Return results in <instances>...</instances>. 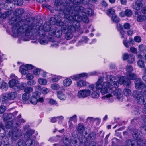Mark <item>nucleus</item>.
I'll use <instances>...</instances> for the list:
<instances>
[{
    "label": "nucleus",
    "mask_w": 146,
    "mask_h": 146,
    "mask_svg": "<svg viewBox=\"0 0 146 146\" xmlns=\"http://www.w3.org/2000/svg\"><path fill=\"white\" fill-rule=\"evenodd\" d=\"M54 7L55 10L59 12L54 15V17L50 18V23L59 26H64L62 30L73 33L79 29L80 22L82 19L79 16L77 17L75 15L76 14L72 11L67 6H64L62 0H56Z\"/></svg>",
    "instance_id": "obj_1"
},
{
    "label": "nucleus",
    "mask_w": 146,
    "mask_h": 146,
    "mask_svg": "<svg viewBox=\"0 0 146 146\" xmlns=\"http://www.w3.org/2000/svg\"><path fill=\"white\" fill-rule=\"evenodd\" d=\"M104 76L107 80V81L104 82V78L101 77L98 79L96 83V88L97 90H101L100 92L102 94L104 95L109 90L112 91L111 86L117 88L119 84H123L126 86H129L131 84V82L129 80L123 76L116 78L115 77L112 75L109 76L105 74Z\"/></svg>",
    "instance_id": "obj_2"
},
{
    "label": "nucleus",
    "mask_w": 146,
    "mask_h": 146,
    "mask_svg": "<svg viewBox=\"0 0 146 146\" xmlns=\"http://www.w3.org/2000/svg\"><path fill=\"white\" fill-rule=\"evenodd\" d=\"M24 12V10L23 9H16L13 13L14 15L16 16L12 17L9 22V24L13 26L12 27V32L15 34L18 35L19 33H25V31L24 30V29L23 28V26L25 24L23 25L20 27L19 23L22 20L21 18L20 15L23 13Z\"/></svg>",
    "instance_id": "obj_3"
},
{
    "label": "nucleus",
    "mask_w": 146,
    "mask_h": 146,
    "mask_svg": "<svg viewBox=\"0 0 146 146\" xmlns=\"http://www.w3.org/2000/svg\"><path fill=\"white\" fill-rule=\"evenodd\" d=\"M23 28L24 29V31H25V36H28L33 35L36 32H38L40 36L42 35L43 36L45 35L44 31H49L50 32L51 27L50 25L45 23L43 25L42 28L39 25L35 26L33 23L29 25H24Z\"/></svg>",
    "instance_id": "obj_4"
},
{
    "label": "nucleus",
    "mask_w": 146,
    "mask_h": 146,
    "mask_svg": "<svg viewBox=\"0 0 146 146\" xmlns=\"http://www.w3.org/2000/svg\"><path fill=\"white\" fill-rule=\"evenodd\" d=\"M69 7V9L73 12L74 13L76 14V17H80L81 21L85 23H88L89 22V19L88 18V15H92L94 14L93 10L91 9H85L81 6H72L70 5H67Z\"/></svg>",
    "instance_id": "obj_5"
},
{
    "label": "nucleus",
    "mask_w": 146,
    "mask_h": 146,
    "mask_svg": "<svg viewBox=\"0 0 146 146\" xmlns=\"http://www.w3.org/2000/svg\"><path fill=\"white\" fill-rule=\"evenodd\" d=\"M41 93L38 91L33 93L32 96L30 99V102L33 104H36L38 102H43L44 99L42 97L40 98Z\"/></svg>",
    "instance_id": "obj_6"
},
{
    "label": "nucleus",
    "mask_w": 146,
    "mask_h": 146,
    "mask_svg": "<svg viewBox=\"0 0 146 146\" xmlns=\"http://www.w3.org/2000/svg\"><path fill=\"white\" fill-rule=\"evenodd\" d=\"M125 144L126 146H135L139 145V146H143L146 145V140L145 139H141L138 140L137 142L135 140L132 139L127 140L125 142Z\"/></svg>",
    "instance_id": "obj_7"
},
{
    "label": "nucleus",
    "mask_w": 146,
    "mask_h": 146,
    "mask_svg": "<svg viewBox=\"0 0 146 146\" xmlns=\"http://www.w3.org/2000/svg\"><path fill=\"white\" fill-rule=\"evenodd\" d=\"M63 0H62V2L64 6H67L68 5H70L71 4H72L74 5H79L81 3L84 4H88L89 2V0H73L72 2V0H66V3L67 5H64V3L63 2Z\"/></svg>",
    "instance_id": "obj_8"
},
{
    "label": "nucleus",
    "mask_w": 146,
    "mask_h": 146,
    "mask_svg": "<svg viewBox=\"0 0 146 146\" xmlns=\"http://www.w3.org/2000/svg\"><path fill=\"white\" fill-rule=\"evenodd\" d=\"M38 143L37 142L35 143V141L31 139H29L26 141L25 143L22 140H19L17 143V145L18 146H24L26 145L27 146H31V145H37Z\"/></svg>",
    "instance_id": "obj_9"
},
{
    "label": "nucleus",
    "mask_w": 146,
    "mask_h": 146,
    "mask_svg": "<svg viewBox=\"0 0 146 146\" xmlns=\"http://www.w3.org/2000/svg\"><path fill=\"white\" fill-rule=\"evenodd\" d=\"M112 91L111 92L110 90H109L107 93H113L114 96H116L117 99L119 100H122L123 99L122 94H121V90L119 88H117L113 87L111 86Z\"/></svg>",
    "instance_id": "obj_10"
},
{
    "label": "nucleus",
    "mask_w": 146,
    "mask_h": 146,
    "mask_svg": "<svg viewBox=\"0 0 146 146\" xmlns=\"http://www.w3.org/2000/svg\"><path fill=\"white\" fill-rule=\"evenodd\" d=\"M11 133H12L11 139L13 141H15L18 139L21 136V131L19 129H16ZM11 133L10 132H9V135H10Z\"/></svg>",
    "instance_id": "obj_11"
},
{
    "label": "nucleus",
    "mask_w": 146,
    "mask_h": 146,
    "mask_svg": "<svg viewBox=\"0 0 146 146\" xmlns=\"http://www.w3.org/2000/svg\"><path fill=\"white\" fill-rule=\"evenodd\" d=\"M135 88L137 90H142L146 86L141 79L139 78H136L135 81Z\"/></svg>",
    "instance_id": "obj_12"
},
{
    "label": "nucleus",
    "mask_w": 146,
    "mask_h": 146,
    "mask_svg": "<svg viewBox=\"0 0 146 146\" xmlns=\"http://www.w3.org/2000/svg\"><path fill=\"white\" fill-rule=\"evenodd\" d=\"M91 94V91L88 90H82L78 93V96L80 98H84L89 96Z\"/></svg>",
    "instance_id": "obj_13"
},
{
    "label": "nucleus",
    "mask_w": 146,
    "mask_h": 146,
    "mask_svg": "<svg viewBox=\"0 0 146 146\" xmlns=\"http://www.w3.org/2000/svg\"><path fill=\"white\" fill-rule=\"evenodd\" d=\"M49 34L51 36H54L56 37L59 38L62 35V32L60 29H53L50 30Z\"/></svg>",
    "instance_id": "obj_14"
},
{
    "label": "nucleus",
    "mask_w": 146,
    "mask_h": 146,
    "mask_svg": "<svg viewBox=\"0 0 146 146\" xmlns=\"http://www.w3.org/2000/svg\"><path fill=\"white\" fill-rule=\"evenodd\" d=\"M141 131L137 129H135L133 132L132 136L133 138L136 140H140L141 138Z\"/></svg>",
    "instance_id": "obj_15"
},
{
    "label": "nucleus",
    "mask_w": 146,
    "mask_h": 146,
    "mask_svg": "<svg viewBox=\"0 0 146 146\" xmlns=\"http://www.w3.org/2000/svg\"><path fill=\"white\" fill-rule=\"evenodd\" d=\"M135 3L133 5V8L137 10H140L143 6L142 0H135Z\"/></svg>",
    "instance_id": "obj_16"
},
{
    "label": "nucleus",
    "mask_w": 146,
    "mask_h": 146,
    "mask_svg": "<svg viewBox=\"0 0 146 146\" xmlns=\"http://www.w3.org/2000/svg\"><path fill=\"white\" fill-rule=\"evenodd\" d=\"M116 27L117 30L120 32L121 37L123 38L125 33L123 30L122 26L120 24L117 23Z\"/></svg>",
    "instance_id": "obj_17"
},
{
    "label": "nucleus",
    "mask_w": 146,
    "mask_h": 146,
    "mask_svg": "<svg viewBox=\"0 0 146 146\" xmlns=\"http://www.w3.org/2000/svg\"><path fill=\"white\" fill-rule=\"evenodd\" d=\"M98 72L96 71H94L88 73H83L79 74L80 78L83 77H87L90 76H93L96 75Z\"/></svg>",
    "instance_id": "obj_18"
},
{
    "label": "nucleus",
    "mask_w": 146,
    "mask_h": 146,
    "mask_svg": "<svg viewBox=\"0 0 146 146\" xmlns=\"http://www.w3.org/2000/svg\"><path fill=\"white\" fill-rule=\"evenodd\" d=\"M36 34H38L40 37L43 36V38H41L39 41V42L41 45H44L48 43V40L47 36H45V35L43 36L42 35H40L38 33V32L36 33Z\"/></svg>",
    "instance_id": "obj_19"
},
{
    "label": "nucleus",
    "mask_w": 146,
    "mask_h": 146,
    "mask_svg": "<svg viewBox=\"0 0 146 146\" xmlns=\"http://www.w3.org/2000/svg\"><path fill=\"white\" fill-rule=\"evenodd\" d=\"M57 96L58 98L61 100H65L66 98V94L61 91H58L57 92Z\"/></svg>",
    "instance_id": "obj_20"
},
{
    "label": "nucleus",
    "mask_w": 146,
    "mask_h": 146,
    "mask_svg": "<svg viewBox=\"0 0 146 146\" xmlns=\"http://www.w3.org/2000/svg\"><path fill=\"white\" fill-rule=\"evenodd\" d=\"M18 83V81L16 79H12L9 81V84L10 87H16V85Z\"/></svg>",
    "instance_id": "obj_21"
},
{
    "label": "nucleus",
    "mask_w": 146,
    "mask_h": 146,
    "mask_svg": "<svg viewBox=\"0 0 146 146\" xmlns=\"http://www.w3.org/2000/svg\"><path fill=\"white\" fill-rule=\"evenodd\" d=\"M17 93L16 92H13L8 93L7 95V98L10 100H14L17 96Z\"/></svg>",
    "instance_id": "obj_22"
},
{
    "label": "nucleus",
    "mask_w": 146,
    "mask_h": 146,
    "mask_svg": "<svg viewBox=\"0 0 146 146\" xmlns=\"http://www.w3.org/2000/svg\"><path fill=\"white\" fill-rule=\"evenodd\" d=\"M84 126L82 124H79L76 128V129L79 133L82 134L85 130Z\"/></svg>",
    "instance_id": "obj_23"
},
{
    "label": "nucleus",
    "mask_w": 146,
    "mask_h": 146,
    "mask_svg": "<svg viewBox=\"0 0 146 146\" xmlns=\"http://www.w3.org/2000/svg\"><path fill=\"white\" fill-rule=\"evenodd\" d=\"M72 83V81L71 79L67 78L64 79L63 81V85L65 86H69Z\"/></svg>",
    "instance_id": "obj_24"
},
{
    "label": "nucleus",
    "mask_w": 146,
    "mask_h": 146,
    "mask_svg": "<svg viewBox=\"0 0 146 146\" xmlns=\"http://www.w3.org/2000/svg\"><path fill=\"white\" fill-rule=\"evenodd\" d=\"M96 135L95 133L92 132L90 133L87 138V141H89L94 140L96 138Z\"/></svg>",
    "instance_id": "obj_25"
},
{
    "label": "nucleus",
    "mask_w": 146,
    "mask_h": 146,
    "mask_svg": "<svg viewBox=\"0 0 146 146\" xmlns=\"http://www.w3.org/2000/svg\"><path fill=\"white\" fill-rule=\"evenodd\" d=\"M126 78L129 81L131 80H134L136 78V75L134 73H132L126 74Z\"/></svg>",
    "instance_id": "obj_26"
},
{
    "label": "nucleus",
    "mask_w": 146,
    "mask_h": 146,
    "mask_svg": "<svg viewBox=\"0 0 146 146\" xmlns=\"http://www.w3.org/2000/svg\"><path fill=\"white\" fill-rule=\"evenodd\" d=\"M87 84L86 82L82 80H80L76 82L77 86L80 87L87 86Z\"/></svg>",
    "instance_id": "obj_27"
},
{
    "label": "nucleus",
    "mask_w": 146,
    "mask_h": 146,
    "mask_svg": "<svg viewBox=\"0 0 146 146\" xmlns=\"http://www.w3.org/2000/svg\"><path fill=\"white\" fill-rule=\"evenodd\" d=\"M24 65H23L20 67L19 71L22 74L25 75L28 72V70L26 69Z\"/></svg>",
    "instance_id": "obj_28"
},
{
    "label": "nucleus",
    "mask_w": 146,
    "mask_h": 146,
    "mask_svg": "<svg viewBox=\"0 0 146 146\" xmlns=\"http://www.w3.org/2000/svg\"><path fill=\"white\" fill-rule=\"evenodd\" d=\"M65 33V38L67 40H69L72 38L73 37V33L68 32L67 31H64Z\"/></svg>",
    "instance_id": "obj_29"
},
{
    "label": "nucleus",
    "mask_w": 146,
    "mask_h": 146,
    "mask_svg": "<svg viewBox=\"0 0 146 146\" xmlns=\"http://www.w3.org/2000/svg\"><path fill=\"white\" fill-rule=\"evenodd\" d=\"M100 92L98 91H93L91 94V96L92 98H98L100 96Z\"/></svg>",
    "instance_id": "obj_30"
},
{
    "label": "nucleus",
    "mask_w": 146,
    "mask_h": 146,
    "mask_svg": "<svg viewBox=\"0 0 146 146\" xmlns=\"http://www.w3.org/2000/svg\"><path fill=\"white\" fill-rule=\"evenodd\" d=\"M111 19L113 22L115 23H117L120 21L119 19L115 14L112 16Z\"/></svg>",
    "instance_id": "obj_31"
},
{
    "label": "nucleus",
    "mask_w": 146,
    "mask_h": 146,
    "mask_svg": "<svg viewBox=\"0 0 146 146\" xmlns=\"http://www.w3.org/2000/svg\"><path fill=\"white\" fill-rule=\"evenodd\" d=\"M123 94L126 96H130L131 94V90L128 89H124L123 91Z\"/></svg>",
    "instance_id": "obj_32"
},
{
    "label": "nucleus",
    "mask_w": 146,
    "mask_h": 146,
    "mask_svg": "<svg viewBox=\"0 0 146 146\" xmlns=\"http://www.w3.org/2000/svg\"><path fill=\"white\" fill-rule=\"evenodd\" d=\"M38 82L39 84L42 85H45L47 83L46 79L40 78L38 79Z\"/></svg>",
    "instance_id": "obj_33"
},
{
    "label": "nucleus",
    "mask_w": 146,
    "mask_h": 146,
    "mask_svg": "<svg viewBox=\"0 0 146 146\" xmlns=\"http://www.w3.org/2000/svg\"><path fill=\"white\" fill-rule=\"evenodd\" d=\"M63 142L66 146L69 145L71 142L69 138L64 137L63 139Z\"/></svg>",
    "instance_id": "obj_34"
},
{
    "label": "nucleus",
    "mask_w": 146,
    "mask_h": 146,
    "mask_svg": "<svg viewBox=\"0 0 146 146\" xmlns=\"http://www.w3.org/2000/svg\"><path fill=\"white\" fill-rule=\"evenodd\" d=\"M139 50L141 52H146V46L143 44L140 45L138 46Z\"/></svg>",
    "instance_id": "obj_35"
},
{
    "label": "nucleus",
    "mask_w": 146,
    "mask_h": 146,
    "mask_svg": "<svg viewBox=\"0 0 146 146\" xmlns=\"http://www.w3.org/2000/svg\"><path fill=\"white\" fill-rule=\"evenodd\" d=\"M26 84L25 83H22L21 84H19V82L18 84L16 85V87L18 89L20 90H22L26 86Z\"/></svg>",
    "instance_id": "obj_36"
},
{
    "label": "nucleus",
    "mask_w": 146,
    "mask_h": 146,
    "mask_svg": "<svg viewBox=\"0 0 146 146\" xmlns=\"http://www.w3.org/2000/svg\"><path fill=\"white\" fill-rule=\"evenodd\" d=\"M146 19V16L145 15H139L137 18V21L139 22L144 21Z\"/></svg>",
    "instance_id": "obj_37"
},
{
    "label": "nucleus",
    "mask_w": 146,
    "mask_h": 146,
    "mask_svg": "<svg viewBox=\"0 0 146 146\" xmlns=\"http://www.w3.org/2000/svg\"><path fill=\"white\" fill-rule=\"evenodd\" d=\"M34 133V131L32 130H29L26 132L25 135V136L27 137H30L32 134Z\"/></svg>",
    "instance_id": "obj_38"
},
{
    "label": "nucleus",
    "mask_w": 146,
    "mask_h": 146,
    "mask_svg": "<svg viewBox=\"0 0 146 146\" xmlns=\"http://www.w3.org/2000/svg\"><path fill=\"white\" fill-rule=\"evenodd\" d=\"M107 14L109 16H112L115 14V10L112 8L108 9L106 12Z\"/></svg>",
    "instance_id": "obj_39"
},
{
    "label": "nucleus",
    "mask_w": 146,
    "mask_h": 146,
    "mask_svg": "<svg viewBox=\"0 0 146 146\" xmlns=\"http://www.w3.org/2000/svg\"><path fill=\"white\" fill-rule=\"evenodd\" d=\"M135 56L133 55L129 54V56L128 58V62L129 63H132L135 61Z\"/></svg>",
    "instance_id": "obj_40"
},
{
    "label": "nucleus",
    "mask_w": 146,
    "mask_h": 146,
    "mask_svg": "<svg viewBox=\"0 0 146 146\" xmlns=\"http://www.w3.org/2000/svg\"><path fill=\"white\" fill-rule=\"evenodd\" d=\"M13 125V123L11 121H9L5 123V127L7 129H9Z\"/></svg>",
    "instance_id": "obj_41"
},
{
    "label": "nucleus",
    "mask_w": 146,
    "mask_h": 146,
    "mask_svg": "<svg viewBox=\"0 0 146 146\" xmlns=\"http://www.w3.org/2000/svg\"><path fill=\"white\" fill-rule=\"evenodd\" d=\"M31 96L30 94L25 92L22 95V99L23 100H26L29 98Z\"/></svg>",
    "instance_id": "obj_42"
},
{
    "label": "nucleus",
    "mask_w": 146,
    "mask_h": 146,
    "mask_svg": "<svg viewBox=\"0 0 146 146\" xmlns=\"http://www.w3.org/2000/svg\"><path fill=\"white\" fill-rule=\"evenodd\" d=\"M33 89L31 87H27L24 89V91L25 92L30 94L33 91Z\"/></svg>",
    "instance_id": "obj_43"
},
{
    "label": "nucleus",
    "mask_w": 146,
    "mask_h": 146,
    "mask_svg": "<svg viewBox=\"0 0 146 146\" xmlns=\"http://www.w3.org/2000/svg\"><path fill=\"white\" fill-rule=\"evenodd\" d=\"M133 68L130 65H128L126 67V70L127 71L126 74L132 73L133 70Z\"/></svg>",
    "instance_id": "obj_44"
},
{
    "label": "nucleus",
    "mask_w": 146,
    "mask_h": 146,
    "mask_svg": "<svg viewBox=\"0 0 146 146\" xmlns=\"http://www.w3.org/2000/svg\"><path fill=\"white\" fill-rule=\"evenodd\" d=\"M112 145H114L120 143V141L116 138H114L111 140Z\"/></svg>",
    "instance_id": "obj_45"
},
{
    "label": "nucleus",
    "mask_w": 146,
    "mask_h": 146,
    "mask_svg": "<svg viewBox=\"0 0 146 146\" xmlns=\"http://www.w3.org/2000/svg\"><path fill=\"white\" fill-rule=\"evenodd\" d=\"M137 64L138 66L140 68H143L145 66L144 61L141 60H138L137 62Z\"/></svg>",
    "instance_id": "obj_46"
},
{
    "label": "nucleus",
    "mask_w": 146,
    "mask_h": 146,
    "mask_svg": "<svg viewBox=\"0 0 146 146\" xmlns=\"http://www.w3.org/2000/svg\"><path fill=\"white\" fill-rule=\"evenodd\" d=\"M5 134V131L1 128H0V139H2L4 137Z\"/></svg>",
    "instance_id": "obj_47"
},
{
    "label": "nucleus",
    "mask_w": 146,
    "mask_h": 146,
    "mask_svg": "<svg viewBox=\"0 0 146 146\" xmlns=\"http://www.w3.org/2000/svg\"><path fill=\"white\" fill-rule=\"evenodd\" d=\"M125 15L127 16H130L132 14L131 10L129 9H126L125 11Z\"/></svg>",
    "instance_id": "obj_48"
},
{
    "label": "nucleus",
    "mask_w": 146,
    "mask_h": 146,
    "mask_svg": "<svg viewBox=\"0 0 146 146\" xmlns=\"http://www.w3.org/2000/svg\"><path fill=\"white\" fill-rule=\"evenodd\" d=\"M41 91L43 94H46L49 92V90L48 88L44 87L41 89Z\"/></svg>",
    "instance_id": "obj_49"
},
{
    "label": "nucleus",
    "mask_w": 146,
    "mask_h": 146,
    "mask_svg": "<svg viewBox=\"0 0 146 146\" xmlns=\"http://www.w3.org/2000/svg\"><path fill=\"white\" fill-rule=\"evenodd\" d=\"M70 78L74 80H77L80 79L79 74L73 75L70 76Z\"/></svg>",
    "instance_id": "obj_50"
},
{
    "label": "nucleus",
    "mask_w": 146,
    "mask_h": 146,
    "mask_svg": "<svg viewBox=\"0 0 146 146\" xmlns=\"http://www.w3.org/2000/svg\"><path fill=\"white\" fill-rule=\"evenodd\" d=\"M51 87L52 89L54 90H57L59 88L58 85L56 84H52L51 85Z\"/></svg>",
    "instance_id": "obj_51"
},
{
    "label": "nucleus",
    "mask_w": 146,
    "mask_h": 146,
    "mask_svg": "<svg viewBox=\"0 0 146 146\" xmlns=\"http://www.w3.org/2000/svg\"><path fill=\"white\" fill-rule=\"evenodd\" d=\"M23 0H17V1H14V4H16L17 5L20 6L23 4Z\"/></svg>",
    "instance_id": "obj_52"
},
{
    "label": "nucleus",
    "mask_w": 146,
    "mask_h": 146,
    "mask_svg": "<svg viewBox=\"0 0 146 146\" xmlns=\"http://www.w3.org/2000/svg\"><path fill=\"white\" fill-rule=\"evenodd\" d=\"M123 42L125 46L127 48L130 45V42H129L126 40H123Z\"/></svg>",
    "instance_id": "obj_53"
},
{
    "label": "nucleus",
    "mask_w": 146,
    "mask_h": 146,
    "mask_svg": "<svg viewBox=\"0 0 146 146\" xmlns=\"http://www.w3.org/2000/svg\"><path fill=\"white\" fill-rule=\"evenodd\" d=\"M6 107L3 105H1L0 107V114L4 113L6 110Z\"/></svg>",
    "instance_id": "obj_54"
},
{
    "label": "nucleus",
    "mask_w": 146,
    "mask_h": 146,
    "mask_svg": "<svg viewBox=\"0 0 146 146\" xmlns=\"http://www.w3.org/2000/svg\"><path fill=\"white\" fill-rule=\"evenodd\" d=\"M88 120L92 122H93V121H95L97 120L98 123H99L100 122V119L98 118H96L95 119H94V118L92 117H88Z\"/></svg>",
    "instance_id": "obj_55"
},
{
    "label": "nucleus",
    "mask_w": 146,
    "mask_h": 146,
    "mask_svg": "<svg viewBox=\"0 0 146 146\" xmlns=\"http://www.w3.org/2000/svg\"><path fill=\"white\" fill-rule=\"evenodd\" d=\"M123 27L125 29H129L130 28L131 25L129 23H126L124 24Z\"/></svg>",
    "instance_id": "obj_56"
},
{
    "label": "nucleus",
    "mask_w": 146,
    "mask_h": 146,
    "mask_svg": "<svg viewBox=\"0 0 146 146\" xmlns=\"http://www.w3.org/2000/svg\"><path fill=\"white\" fill-rule=\"evenodd\" d=\"M134 40L137 42H140L141 41V38L139 36H136L134 37Z\"/></svg>",
    "instance_id": "obj_57"
},
{
    "label": "nucleus",
    "mask_w": 146,
    "mask_h": 146,
    "mask_svg": "<svg viewBox=\"0 0 146 146\" xmlns=\"http://www.w3.org/2000/svg\"><path fill=\"white\" fill-rule=\"evenodd\" d=\"M26 77V78L28 80L32 79L33 78V75L30 73L27 74Z\"/></svg>",
    "instance_id": "obj_58"
},
{
    "label": "nucleus",
    "mask_w": 146,
    "mask_h": 146,
    "mask_svg": "<svg viewBox=\"0 0 146 146\" xmlns=\"http://www.w3.org/2000/svg\"><path fill=\"white\" fill-rule=\"evenodd\" d=\"M33 73L35 75H38L40 73V70L38 69H36L33 70Z\"/></svg>",
    "instance_id": "obj_59"
},
{
    "label": "nucleus",
    "mask_w": 146,
    "mask_h": 146,
    "mask_svg": "<svg viewBox=\"0 0 146 146\" xmlns=\"http://www.w3.org/2000/svg\"><path fill=\"white\" fill-rule=\"evenodd\" d=\"M25 67L27 70H31L33 68L34 66L31 64H27Z\"/></svg>",
    "instance_id": "obj_60"
},
{
    "label": "nucleus",
    "mask_w": 146,
    "mask_h": 146,
    "mask_svg": "<svg viewBox=\"0 0 146 146\" xmlns=\"http://www.w3.org/2000/svg\"><path fill=\"white\" fill-rule=\"evenodd\" d=\"M129 54H128L127 53H125L123 54V60H126L128 59Z\"/></svg>",
    "instance_id": "obj_61"
},
{
    "label": "nucleus",
    "mask_w": 146,
    "mask_h": 146,
    "mask_svg": "<svg viewBox=\"0 0 146 146\" xmlns=\"http://www.w3.org/2000/svg\"><path fill=\"white\" fill-rule=\"evenodd\" d=\"M130 51L133 53H136L137 52V49L134 47H131L130 48Z\"/></svg>",
    "instance_id": "obj_62"
},
{
    "label": "nucleus",
    "mask_w": 146,
    "mask_h": 146,
    "mask_svg": "<svg viewBox=\"0 0 146 146\" xmlns=\"http://www.w3.org/2000/svg\"><path fill=\"white\" fill-rule=\"evenodd\" d=\"M35 82L34 80H30L27 82V85L29 86H32L35 84Z\"/></svg>",
    "instance_id": "obj_63"
},
{
    "label": "nucleus",
    "mask_w": 146,
    "mask_h": 146,
    "mask_svg": "<svg viewBox=\"0 0 146 146\" xmlns=\"http://www.w3.org/2000/svg\"><path fill=\"white\" fill-rule=\"evenodd\" d=\"M127 33L128 36H131L134 33L133 30L131 29L128 31L127 32Z\"/></svg>",
    "instance_id": "obj_64"
}]
</instances>
